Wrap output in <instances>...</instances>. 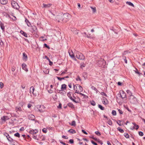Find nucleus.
Returning <instances> with one entry per match:
<instances>
[{
    "label": "nucleus",
    "mask_w": 145,
    "mask_h": 145,
    "mask_svg": "<svg viewBox=\"0 0 145 145\" xmlns=\"http://www.w3.org/2000/svg\"><path fill=\"white\" fill-rule=\"evenodd\" d=\"M62 15L63 23H66L70 19L71 17V15L67 13L62 14Z\"/></svg>",
    "instance_id": "f257e3e1"
},
{
    "label": "nucleus",
    "mask_w": 145,
    "mask_h": 145,
    "mask_svg": "<svg viewBox=\"0 0 145 145\" xmlns=\"http://www.w3.org/2000/svg\"><path fill=\"white\" fill-rule=\"evenodd\" d=\"M129 99L131 103L133 104H135L137 102V98L132 95L130 94V96Z\"/></svg>",
    "instance_id": "f03ea898"
},
{
    "label": "nucleus",
    "mask_w": 145,
    "mask_h": 145,
    "mask_svg": "<svg viewBox=\"0 0 145 145\" xmlns=\"http://www.w3.org/2000/svg\"><path fill=\"white\" fill-rule=\"evenodd\" d=\"M76 57L80 60H83L85 59V56L83 54L79 52H77L76 53Z\"/></svg>",
    "instance_id": "7ed1b4c3"
},
{
    "label": "nucleus",
    "mask_w": 145,
    "mask_h": 145,
    "mask_svg": "<svg viewBox=\"0 0 145 145\" xmlns=\"http://www.w3.org/2000/svg\"><path fill=\"white\" fill-rule=\"evenodd\" d=\"M63 17L62 14L61 15H58L56 16V19L57 21L58 22H63Z\"/></svg>",
    "instance_id": "20e7f679"
},
{
    "label": "nucleus",
    "mask_w": 145,
    "mask_h": 145,
    "mask_svg": "<svg viewBox=\"0 0 145 145\" xmlns=\"http://www.w3.org/2000/svg\"><path fill=\"white\" fill-rule=\"evenodd\" d=\"M11 5L12 7L15 9H18L19 8L18 3L14 1H12Z\"/></svg>",
    "instance_id": "39448f33"
},
{
    "label": "nucleus",
    "mask_w": 145,
    "mask_h": 145,
    "mask_svg": "<svg viewBox=\"0 0 145 145\" xmlns=\"http://www.w3.org/2000/svg\"><path fill=\"white\" fill-rule=\"evenodd\" d=\"M72 93V92H68L67 94V96L72 101L76 103H78V102L76 101L74 99L72 98L71 96V94Z\"/></svg>",
    "instance_id": "423d86ee"
},
{
    "label": "nucleus",
    "mask_w": 145,
    "mask_h": 145,
    "mask_svg": "<svg viewBox=\"0 0 145 145\" xmlns=\"http://www.w3.org/2000/svg\"><path fill=\"white\" fill-rule=\"evenodd\" d=\"M37 27L33 25L31 26V31L33 33H35L37 31Z\"/></svg>",
    "instance_id": "0eeeda50"
},
{
    "label": "nucleus",
    "mask_w": 145,
    "mask_h": 145,
    "mask_svg": "<svg viewBox=\"0 0 145 145\" xmlns=\"http://www.w3.org/2000/svg\"><path fill=\"white\" fill-rule=\"evenodd\" d=\"M9 119V118L7 116H4L1 118V120L5 122L7 120Z\"/></svg>",
    "instance_id": "6e6552de"
},
{
    "label": "nucleus",
    "mask_w": 145,
    "mask_h": 145,
    "mask_svg": "<svg viewBox=\"0 0 145 145\" xmlns=\"http://www.w3.org/2000/svg\"><path fill=\"white\" fill-rule=\"evenodd\" d=\"M28 119L31 120H34L35 119V116L33 114H30L28 116Z\"/></svg>",
    "instance_id": "1a4fd4ad"
},
{
    "label": "nucleus",
    "mask_w": 145,
    "mask_h": 145,
    "mask_svg": "<svg viewBox=\"0 0 145 145\" xmlns=\"http://www.w3.org/2000/svg\"><path fill=\"white\" fill-rule=\"evenodd\" d=\"M38 132V131L37 130V129H35V130H31L30 131L29 133L30 134H32V135H33L34 134H35L37 133Z\"/></svg>",
    "instance_id": "9d476101"
},
{
    "label": "nucleus",
    "mask_w": 145,
    "mask_h": 145,
    "mask_svg": "<svg viewBox=\"0 0 145 145\" xmlns=\"http://www.w3.org/2000/svg\"><path fill=\"white\" fill-rule=\"evenodd\" d=\"M70 56L72 58H74V56L73 52L72 50H69L68 51Z\"/></svg>",
    "instance_id": "9b49d317"
},
{
    "label": "nucleus",
    "mask_w": 145,
    "mask_h": 145,
    "mask_svg": "<svg viewBox=\"0 0 145 145\" xmlns=\"http://www.w3.org/2000/svg\"><path fill=\"white\" fill-rule=\"evenodd\" d=\"M23 59L24 61H26L27 59V54L25 53H24L23 54Z\"/></svg>",
    "instance_id": "f8f14e48"
},
{
    "label": "nucleus",
    "mask_w": 145,
    "mask_h": 145,
    "mask_svg": "<svg viewBox=\"0 0 145 145\" xmlns=\"http://www.w3.org/2000/svg\"><path fill=\"white\" fill-rule=\"evenodd\" d=\"M22 69L26 71H28L27 69L26 68V65L25 63H23L22 64Z\"/></svg>",
    "instance_id": "ddd939ff"
},
{
    "label": "nucleus",
    "mask_w": 145,
    "mask_h": 145,
    "mask_svg": "<svg viewBox=\"0 0 145 145\" xmlns=\"http://www.w3.org/2000/svg\"><path fill=\"white\" fill-rule=\"evenodd\" d=\"M121 97L122 99H124L126 97V94L123 91H122L121 94Z\"/></svg>",
    "instance_id": "4468645a"
},
{
    "label": "nucleus",
    "mask_w": 145,
    "mask_h": 145,
    "mask_svg": "<svg viewBox=\"0 0 145 145\" xmlns=\"http://www.w3.org/2000/svg\"><path fill=\"white\" fill-rule=\"evenodd\" d=\"M43 7L44 8H48L50 7L51 5H52V4H45L44 3L43 4Z\"/></svg>",
    "instance_id": "2eb2a0df"
},
{
    "label": "nucleus",
    "mask_w": 145,
    "mask_h": 145,
    "mask_svg": "<svg viewBox=\"0 0 145 145\" xmlns=\"http://www.w3.org/2000/svg\"><path fill=\"white\" fill-rule=\"evenodd\" d=\"M45 108V107L44 106V105H40L39 106V111L41 112H42L44 111V110L42 109H40V108Z\"/></svg>",
    "instance_id": "dca6fc26"
},
{
    "label": "nucleus",
    "mask_w": 145,
    "mask_h": 145,
    "mask_svg": "<svg viewBox=\"0 0 145 145\" xmlns=\"http://www.w3.org/2000/svg\"><path fill=\"white\" fill-rule=\"evenodd\" d=\"M44 57H45V58L47 60H48V61L50 63L49 64L50 65H52L53 64V62H52L50 60L49 58L48 57L46 56H45Z\"/></svg>",
    "instance_id": "f3484780"
},
{
    "label": "nucleus",
    "mask_w": 145,
    "mask_h": 145,
    "mask_svg": "<svg viewBox=\"0 0 145 145\" xmlns=\"http://www.w3.org/2000/svg\"><path fill=\"white\" fill-rule=\"evenodd\" d=\"M20 33L26 37H27V34L23 31L21 30L20 31Z\"/></svg>",
    "instance_id": "a211bd4d"
},
{
    "label": "nucleus",
    "mask_w": 145,
    "mask_h": 145,
    "mask_svg": "<svg viewBox=\"0 0 145 145\" xmlns=\"http://www.w3.org/2000/svg\"><path fill=\"white\" fill-rule=\"evenodd\" d=\"M7 2V0H0V3L3 5H5Z\"/></svg>",
    "instance_id": "6ab92c4d"
},
{
    "label": "nucleus",
    "mask_w": 145,
    "mask_h": 145,
    "mask_svg": "<svg viewBox=\"0 0 145 145\" xmlns=\"http://www.w3.org/2000/svg\"><path fill=\"white\" fill-rule=\"evenodd\" d=\"M105 61L103 60H99L98 62V64L99 66H101L102 64Z\"/></svg>",
    "instance_id": "aec40b11"
},
{
    "label": "nucleus",
    "mask_w": 145,
    "mask_h": 145,
    "mask_svg": "<svg viewBox=\"0 0 145 145\" xmlns=\"http://www.w3.org/2000/svg\"><path fill=\"white\" fill-rule=\"evenodd\" d=\"M7 138L9 141L11 142H13V141H14V140L12 138H11V137L9 136H9L7 137Z\"/></svg>",
    "instance_id": "412c9836"
},
{
    "label": "nucleus",
    "mask_w": 145,
    "mask_h": 145,
    "mask_svg": "<svg viewBox=\"0 0 145 145\" xmlns=\"http://www.w3.org/2000/svg\"><path fill=\"white\" fill-rule=\"evenodd\" d=\"M132 123L134 125L133 128L135 129L136 130H137L139 128V126L138 125H136L135 123Z\"/></svg>",
    "instance_id": "4be33fe9"
},
{
    "label": "nucleus",
    "mask_w": 145,
    "mask_h": 145,
    "mask_svg": "<svg viewBox=\"0 0 145 145\" xmlns=\"http://www.w3.org/2000/svg\"><path fill=\"white\" fill-rule=\"evenodd\" d=\"M67 105L72 108H74V106L73 104L71 103H68Z\"/></svg>",
    "instance_id": "5701e85b"
},
{
    "label": "nucleus",
    "mask_w": 145,
    "mask_h": 145,
    "mask_svg": "<svg viewBox=\"0 0 145 145\" xmlns=\"http://www.w3.org/2000/svg\"><path fill=\"white\" fill-rule=\"evenodd\" d=\"M103 101L102 102L105 105H106L108 104V102L107 99L105 98H104V99H103Z\"/></svg>",
    "instance_id": "b1692460"
},
{
    "label": "nucleus",
    "mask_w": 145,
    "mask_h": 145,
    "mask_svg": "<svg viewBox=\"0 0 145 145\" xmlns=\"http://www.w3.org/2000/svg\"><path fill=\"white\" fill-rule=\"evenodd\" d=\"M68 132L72 134H74L76 133L75 131L72 129H71L69 130Z\"/></svg>",
    "instance_id": "393cba45"
},
{
    "label": "nucleus",
    "mask_w": 145,
    "mask_h": 145,
    "mask_svg": "<svg viewBox=\"0 0 145 145\" xmlns=\"http://www.w3.org/2000/svg\"><path fill=\"white\" fill-rule=\"evenodd\" d=\"M66 85L65 84H62L61 86V89L62 90L66 89Z\"/></svg>",
    "instance_id": "a878e982"
},
{
    "label": "nucleus",
    "mask_w": 145,
    "mask_h": 145,
    "mask_svg": "<svg viewBox=\"0 0 145 145\" xmlns=\"http://www.w3.org/2000/svg\"><path fill=\"white\" fill-rule=\"evenodd\" d=\"M25 22L26 23L27 25L29 27L31 25L30 22H29V21L26 18H25Z\"/></svg>",
    "instance_id": "bb28decb"
},
{
    "label": "nucleus",
    "mask_w": 145,
    "mask_h": 145,
    "mask_svg": "<svg viewBox=\"0 0 145 145\" xmlns=\"http://www.w3.org/2000/svg\"><path fill=\"white\" fill-rule=\"evenodd\" d=\"M76 85L78 87V88L80 91H82L83 90V88L82 87H81L80 85L78 84H77Z\"/></svg>",
    "instance_id": "cd10ccee"
},
{
    "label": "nucleus",
    "mask_w": 145,
    "mask_h": 145,
    "mask_svg": "<svg viewBox=\"0 0 145 145\" xmlns=\"http://www.w3.org/2000/svg\"><path fill=\"white\" fill-rule=\"evenodd\" d=\"M126 3L131 6H132L133 7H134V6L133 4L130 2L127 1L126 2Z\"/></svg>",
    "instance_id": "c85d7f7f"
},
{
    "label": "nucleus",
    "mask_w": 145,
    "mask_h": 145,
    "mask_svg": "<svg viewBox=\"0 0 145 145\" xmlns=\"http://www.w3.org/2000/svg\"><path fill=\"white\" fill-rule=\"evenodd\" d=\"M117 129L121 133H123L124 132L123 130L121 129L120 127H118Z\"/></svg>",
    "instance_id": "c756f323"
},
{
    "label": "nucleus",
    "mask_w": 145,
    "mask_h": 145,
    "mask_svg": "<svg viewBox=\"0 0 145 145\" xmlns=\"http://www.w3.org/2000/svg\"><path fill=\"white\" fill-rule=\"evenodd\" d=\"M92 9L93 13H95L96 11V8L95 7H90Z\"/></svg>",
    "instance_id": "7c9ffc66"
},
{
    "label": "nucleus",
    "mask_w": 145,
    "mask_h": 145,
    "mask_svg": "<svg viewBox=\"0 0 145 145\" xmlns=\"http://www.w3.org/2000/svg\"><path fill=\"white\" fill-rule=\"evenodd\" d=\"M85 64L83 63H82L80 64V67L81 68H82L85 66Z\"/></svg>",
    "instance_id": "2f4dec72"
},
{
    "label": "nucleus",
    "mask_w": 145,
    "mask_h": 145,
    "mask_svg": "<svg viewBox=\"0 0 145 145\" xmlns=\"http://www.w3.org/2000/svg\"><path fill=\"white\" fill-rule=\"evenodd\" d=\"M57 91H58V93H60L61 94H63L64 93V91L62 89L60 90H57Z\"/></svg>",
    "instance_id": "473e14b6"
},
{
    "label": "nucleus",
    "mask_w": 145,
    "mask_h": 145,
    "mask_svg": "<svg viewBox=\"0 0 145 145\" xmlns=\"http://www.w3.org/2000/svg\"><path fill=\"white\" fill-rule=\"evenodd\" d=\"M91 88L92 89H93V90H94V91H96L97 93V91H98L97 90L96 88L95 87H94V86H92L91 87Z\"/></svg>",
    "instance_id": "72a5a7b5"
},
{
    "label": "nucleus",
    "mask_w": 145,
    "mask_h": 145,
    "mask_svg": "<svg viewBox=\"0 0 145 145\" xmlns=\"http://www.w3.org/2000/svg\"><path fill=\"white\" fill-rule=\"evenodd\" d=\"M1 29H2L3 31H5V26H4V24H1V26H0Z\"/></svg>",
    "instance_id": "f704fd0d"
},
{
    "label": "nucleus",
    "mask_w": 145,
    "mask_h": 145,
    "mask_svg": "<svg viewBox=\"0 0 145 145\" xmlns=\"http://www.w3.org/2000/svg\"><path fill=\"white\" fill-rule=\"evenodd\" d=\"M71 126H75L76 125V122L75 121H73L72 122V123L70 124Z\"/></svg>",
    "instance_id": "c9c22d12"
},
{
    "label": "nucleus",
    "mask_w": 145,
    "mask_h": 145,
    "mask_svg": "<svg viewBox=\"0 0 145 145\" xmlns=\"http://www.w3.org/2000/svg\"><path fill=\"white\" fill-rule=\"evenodd\" d=\"M98 106L101 110H104V108L100 105H98Z\"/></svg>",
    "instance_id": "e433bc0d"
},
{
    "label": "nucleus",
    "mask_w": 145,
    "mask_h": 145,
    "mask_svg": "<svg viewBox=\"0 0 145 145\" xmlns=\"http://www.w3.org/2000/svg\"><path fill=\"white\" fill-rule=\"evenodd\" d=\"M14 136L15 137L19 138L20 137V135L18 133H16L14 134Z\"/></svg>",
    "instance_id": "4c0bfd02"
},
{
    "label": "nucleus",
    "mask_w": 145,
    "mask_h": 145,
    "mask_svg": "<svg viewBox=\"0 0 145 145\" xmlns=\"http://www.w3.org/2000/svg\"><path fill=\"white\" fill-rule=\"evenodd\" d=\"M124 136L126 138H129V135L127 133H125L124 134Z\"/></svg>",
    "instance_id": "58836bf2"
},
{
    "label": "nucleus",
    "mask_w": 145,
    "mask_h": 145,
    "mask_svg": "<svg viewBox=\"0 0 145 145\" xmlns=\"http://www.w3.org/2000/svg\"><path fill=\"white\" fill-rule=\"evenodd\" d=\"M57 79L60 81H61L62 80H64L65 79V78L62 77L61 78L59 77H57Z\"/></svg>",
    "instance_id": "ea45409f"
},
{
    "label": "nucleus",
    "mask_w": 145,
    "mask_h": 145,
    "mask_svg": "<svg viewBox=\"0 0 145 145\" xmlns=\"http://www.w3.org/2000/svg\"><path fill=\"white\" fill-rule=\"evenodd\" d=\"M91 104L93 105V106H95L96 105V103L94 101H91Z\"/></svg>",
    "instance_id": "a19ab883"
},
{
    "label": "nucleus",
    "mask_w": 145,
    "mask_h": 145,
    "mask_svg": "<svg viewBox=\"0 0 145 145\" xmlns=\"http://www.w3.org/2000/svg\"><path fill=\"white\" fill-rule=\"evenodd\" d=\"M112 114L113 115L115 116L116 115V111L113 110L112 112Z\"/></svg>",
    "instance_id": "79ce46f5"
},
{
    "label": "nucleus",
    "mask_w": 145,
    "mask_h": 145,
    "mask_svg": "<svg viewBox=\"0 0 145 145\" xmlns=\"http://www.w3.org/2000/svg\"><path fill=\"white\" fill-rule=\"evenodd\" d=\"M42 131L44 133H46L47 132V130L46 129L44 128L42 130Z\"/></svg>",
    "instance_id": "37998d69"
},
{
    "label": "nucleus",
    "mask_w": 145,
    "mask_h": 145,
    "mask_svg": "<svg viewBox=\"0 0 145 145\" xmlns=\"http://www.w3.org/2000/svg\"><path fill=\"white\" fill-rule=\"evenodd\" d=\"M30 91L31 92V91H32L33 93V92L34 91V88L33 86H31L30 88Z\"/></svg>",
    "instance_id": "c03bdc74"
},
{
    "label": "nucleus",
    "mask_w": 145,
    "mask_h": 145,
    "mask_svg": "<svg viewBox=\"0 0 145 145\" xmlns=\"http://www.w3.org/2000/svg\"><path fill=\"white\" fill-rule=\"evenodd\" d=\"M139 135L140 136H142L143 135V133L142 131H139L138 133Z\"/></svg>",
    "instance_id": "a18cd8bd"
},
{
    "label": "nucleus",
    "mask_w": 145,
    "mask_h": 145,
    "mask_svg": "<svg viewBox=\"0 0 145 145\" xmlns=\"http://www.w3.org/2000/svg\"><path fill=\"white\" fill-rule=\"evenodd\" d=\"M95 133L98 136H100L101 134L98 131H96L95 132Z\"/></svg>",
    "instance_id": "49530a36"
},
{
    "label": "nucleus",
    "mask_w": 145,
    "mask_h": 145,
    "mask_svg": "<svg viewBox=\"0 0 145 145\" xmlns=\"http://www.w3.org/2000/svg\"><path fill=\"white\" fill-rule=\"evenodd\" d=\"M126 92H127V93L129 94V96H130V94L132 95V93H131V91H130L129 90H127Z\"/></svg>",
    "instance_id": "de8ad7c7"
},
{
    "label": "nucleus",
    "mask_w": 145,
    "mask_h": 145,
    "mask_svg": "<svg viewBox=\"0 0 145 145\" xmlns=\"http://www.w3.org/2000/svg\"><path fill=\"white\" fill-rule=\"evenodd\" d=\"M4 84L2 82H0V87L1 88H2L3 87Z\"/></svg>",
    "instance_id": "09e8293b"
},
{
    "label": "nucleus",
    "mask_w": 145,
    "mask_h": 145,
    "mask_svg": "<svg viewBox=\"0 0 145 145\" xmlns=\"http://www.w3.org/2000/svg\"><path fill=\"white\" fill-rule=\"evenodd\" d=\"M121 121L120 120H118L117 121V123L120 126H121L122 125V124L121 123Z\"/></svg>",
    "instance_id": "8fccbe9b"
},
{
    "label": "nucleus",
    "mask_w": 145,
    "mask_h": 145,
    "mask_svg": "<svg viewBox=\"0 0 145 145\" xmlns=\"http://www.w3.org/2000/svg\"><path fill=\"white\" fill-rule=\"evenodd\" d=\"M44 46L45 47H46V48H48V49H50V47H49L48 46V45L46 44H44Z\"/></svg>",
    "instance_id": "3c124183"
},
{
    "label": "nucleus",
    "mask_w": 145,
    "mask_h": 145,
    "mask_svg": "<svg viewBox=\"0 0 145 145\" xmlns=\"http://www.w3.org/2000/svg\"><path fill=\"white\" fill-rule=\"evenodd\" d=\"M3 42L0 39V45L1 46H3Z\"/></svg>",
    "instance_id": "603ef678"
},
{
    "label": "nucleus",
    "mask_w": 145,
    "mask_h": 145,
    "mask_svg": "<svg viewBox=\"0 0 145 145\" xmlns=\"http://www.w3.org/2000/svg\"><path fill=\"white\" fill-rule=\"evenodd\" d=\"M101 94L102 95L105 96L106 97H107L106 94L104 92H102L101 93Z\"/></svg>",
    "instance_id": "864d4df0"
},
{
    "label": "nucleus",
    "mask_w": 145,
    "mask_h": 145,
    "mask_svg": "<svg viewBox=\"0 0 145 145\" xmlns=\"http://www.w3.org/2000/svg\"><path fill=\"white\" fill-rule=\"evenodd\" d=\"M108 123L110 125H112V121L110 120H108Z\"/></svg>",
    "instance_id": "5fc2aeb1"
},
{
    "label": "nucleus",
    "mask_w": 145,
    "mask_h": 145,
    "mask_svg": "<svg viewBox=\"0 0 145 145\" xmlns=\"http://www.w3.org/2000/svg\"><path fill=\"white\" fill-rule=\"evenodd\" d=\"M123 59H124V60L126 63H127V60L126 59V58L125 56H123Z\"/></svg>",
    "instance_id": "6e6d98bb"
},
{
    "label": "nucleus",
    "mask_w": 145,
    "mask_h": 145,
    "mask_svg": "<svg viewBox=\"0 0 145 145\" xmlns=\"http://www.w3.org/2000/svg\"><path fill=\"white\" fill-rule=\"evenodd\" d=\"M91 138L96 141H97V140H99L98 139V138H97L95 137H94L93 136H92V137H91Z\"/></svg>",
    "instance_id": "4d7b16f0"
},
{
    "label": "nucleus",
    "mask_w": 145,
    "mask_h": 145,
    "mask_svg": "<svg viewBox=\"0 0 145 145\" xmlns=\"http://www.w3.org/2000/svg\"><path fill=\"white\" fill-rule=\"evenodd\" d=\"M21 86L22 88L23 89H24L25 88V84H23Z\"/></svg>",
    "instance_id": "13d9d810"
},
{
    "label": "nucleus",
    "mask_w": 145,
    "mask_h": 145,
    "mask_svg": "<svg viewBox=\"0 0 145 145\" xmlns=\"http://www.w3.org/2000/svg\"><path fill=\"white\" fill-rule=\"evenodd\" d=\"M75 29L76 31H74L73 32L75 34H78V31H76V29Z\"/></svg>",
    "instance_id": "bf43d9fd"
},
{
    "label": "nucleus",
    "mask_w": 145,
    "mask_h": 145,
    "mask_svg": "<svg viewBox=\"0 0 145 145\" xmlns=\"http://www.w3.org/2000/svg\"><path fill=\"white\" fill-rule=\"evenodd\" d=\"M6 14V17L7 18H12L10 17V15L7 13H5Z\"/></svg>",
    "instance_id": "052dcab7"
},
{
    "label": "nucleus",
    "mask_w": 145,
    "mask_h": 145,
    "mask_svg": "<svg viewBox=\"0 0 145 145\" xmlns=\"http://www.w3.org/2000/svg\"><path fill=\"white\" fill-rule=\"evenodd\" d=\"M99 140H97V141L100 144L102 145L103 144V143L102 142V141L100 140L99 139H98Z\"/></svg>",
    "instance_id": "680f3d73"
},
{
    "label": "nucleus",
    "mask_w": 145,
    "mask_h": 145,
    "mask_svg": "<svg viewBox=\"0 0 145 145\" xmlns=\"http://www.w3.org/2000/svg\"><path fill=\"white\" fill-rule=\"evenodd\" d=\"M76 80L77 81H78V80L81 81V80L80 78V77L79 76H77V78H76Z\"/></svg>",
    "instance_id": "e2e57ef3"
},
{
    "label": "nucleus",
    "mask_w": 145,
    "mask_h": 145,
    "mask_svg": "<svg viewBox=\"0 0 145 145\" xmlns=\"http://www.w3.org/2000/svg\"><path fill=\"white\" fill-rule=\"evenodd\" d=\"M79 94L80 95H81L83 96L84 98H86V95H85L84 94L82 93H79Z\"/></svg>",
    "instance_id": "0e129e2a"
},
{
    "label": "nucleus",
    "mask_w": 145,
    "mask_h": 145,
    "mask_svg": "<svg viewBox=\"0 0 145 145\" xmlns=\"http://www.w3.org/2000/svg\"><path fill=\"white\" fill-rule=\"evenodd\" d=\"M32 137L33 138H34V139L38 140L37 139V136H36L35 135H33Z\"/></svg>",
    "instance_id": "69168bd1"
},
{
    "label": "nucleus",
    "mask_w": 145,
    "mask_h": 145,
    "mask_svg": "<svg viewBox=\"0 0 145 145\" xmlns=\"http://www.w3.org/2000/svg\"><path fill=\"white\" fill-rule=\"evenodd\" d=\"M118 110L119 113L120 114H123V112L121 110H120V109H119Z\"/></svg>",
    "instance_id": "338daca9"
},
{
    "label": "nucleus",
    "mask_w": 145,
    "mask_h": 145,
    "mask_svg": "<svg viewBox=\"0 0 145 145\" xmlns=\"http://www.w3.org/2000/svg\"><path fill=\"white\" fill-rule=\"evenodd\" d=\"M91 143L92 144H93L94 145H97V144L93 140H91Z\"/></svg>",
    "instance_id": "774afa93"
}]
</instances>
